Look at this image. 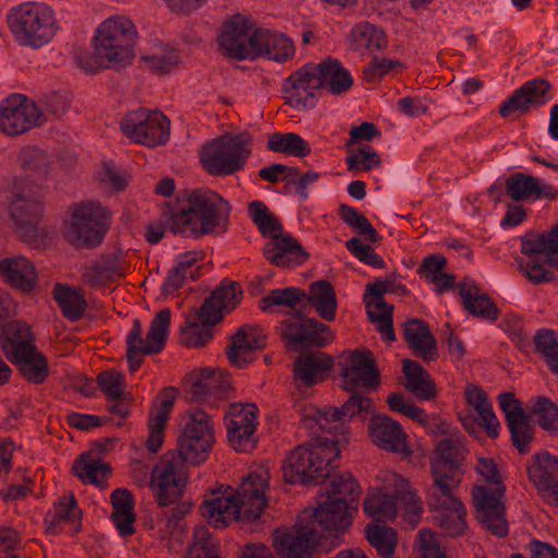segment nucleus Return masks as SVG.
<instances>
[{"label":"nucleus","mask_w":558,"mask_h":558,"mask_svg":"<svg viewBox=\"0 0 558 558\" xmlns=\"http://www.w3.org/2000/svg\"><path fill=\"white\" fill-rule=\"evenodd\" d=\"M110 217V211L99 202L73 204L65 223V238L73 245L97 246L102 242L109 228Z\"/></svg>","instance_id":"6e6552de"},{"label":"nucleus","mask_w":558,"mask_h":558,"mask_svg":"<svg viewBox=\"0 0 558 558\" xmlns=\"http://www.w3.org/2000/svg\"><path fill=\"white\" fill-rule=\"evenodd\" d=\"M438 526L449 536L462 535L466 530L465 508L461 500L440 502L438 507H428Z\"/></svg>","instance_id":"e433bc0d"},{"label":"nucleus","mask_w":558,"mask_h":558,"mask_svg":"<svg viewBox=\"0 0 558 558\" xmlns=\"http://www.w3.org/2000/svg\"><path fill=\"white\" fill-rule=\"evenodd\" d=\"M437 458L430 463H444L447 468H460L464 460L465 449L460 437L444 439L436 447Z\"/></svg>","instance_id":"6e6d98bb"},{"label":"nucleus","mask_w":558,"mask_h":558,"mask_svg":"<svg viewBox=\"0 0 558 558\" xmlns=\"http://www.w3.org/2000/svg\"><path fill=\"white\" fill-rule=\"evenodd\" d=\"M534 343L548 366L554 373L558 374V340L553 330H539L534 337Z\"/></svg>","instance_id":"774afa93"},{"label":"nucleus","mask_w":558,"mask_h":558,"mask_svg":"<svg viewBox=\"0 0 558 558\" xmlns=\"http://www.w3.org/2000/svg\"><path fill=\"white\" fill-rule=\"evenodd\" d=\"M97 384L100 391L111 402L109 411L124 418L130 413L131 397L126 392V384L121 373L107 369L98 374Z\"/></svg>","instance_id":"7c9ffc66"},{"label":"nucleus","mask_w":558,"mask_h":558,"mask_svg":"<svg viewBox=\"0 0 558 558\" xmlns=\"http://www.w3.org/2000/svg\"><path fill=\"white\" fill-rule=\"evenodd\" d=\"M430 472L433 484L427 493V507H438L440 502L460 500L454 490L462 481V469L447 468L444 463H430Z\"/></svg>","instance_id":"a878e982"},{"label":"nucleus","mask_w":558,"mask_h":558,"mask_svg":"<svg viewBox=\"0 0 558 558\" xmlns=\"http://www.w3.org/2000/svg\"><path fill=\"white\" fill-rule=\"evenodd\" d=\"M53 298L59 304L63 316L70 320H77L82 317L86 308V302L78 291L57 284L53 289Z\"/></svg>","instance_id":"603ef678"},{"label":"nucleus","mask_w":558,"mask_h":558,"mask_svg":"<svg viewBox=\"0 0 558 558\" xmlns=\"http://www.w3.org/2000/svg\"><path fill=\"white\" fill-rule=\"evenodd\" d=\"M143 60L150 70L158 74L169 73L181 62L179 52L168 47L160 48L150 54L144 56Z\"/></svg>","instance_id":"e2e57ef3"},{"label":"nucleus","mask_w":558,"mask_h":558,"mask_svg":"<svg viewBox=\"0 0 558 558\" xmlns=\"http://www.w3.org/2000/svg\"><path fill=\"white\" fill-rule=\"evenodd\" d=\"M337 366L341 387L349 392L357 389H376L380 384L379 373L369 350H348L340 354Z\"/></svg>","instance_id":"f8f14e48"},{"label":"nucleus","mask_w":558,"mask_h":558,"mask_svg":"<svg viewBox=\"0 0 558 558\" xmlns=\"http://www.w3.org/2000/svg\"><path fill=\"white\" fill-rule=\"evenodd\" d=\"M292 529L276 530L272 546L277 554L284 558H304L311 555L316 545L320 544L322 535L315 526L304 523Z\"/></svg>","instance_id":"dca6fc26"},{"label":"nucleus","mask_w":558,"mask_h":558,"mask_svg":"<svg viewBox=\"0 0 558 558\" xmlns=\"http://www.w3.org/2000/svg\"><path fill=\"white\" fill-rule=\"evenodd\" d=\"M113 511L111 519L122 536H130L135 532L134 501L128 489H117L111 494Z\"/></svg>","instance_id":"a19ab883"},{"label":"nucleus","mask_w":558,"mask_h":558,"mask_svg":"<svg viewBox=\"0 0 558 558\" xmlns=\"http://www.w3.org/2000/svg\"><path fill=\"white\" fill-rule=\"evenodd\" d=\"M295 47L293 41L284 34L270 31L265 57L276 62H286L294 57Z\"/></svg>","instance_id":"13d9d810"},{"label":"nucleus","mask_w":558,"mask_h":558,"mask_svg":"<svg viewBox=\"0 0 558 558\" xmlns=\"http://www.w3.org/2000/svg\"><path fill=\"white\" fill-rule=\"evenodd\" d=\"M44 122L43 110L25 95H10L0 105V130L7 135H21Z\"/></svg>","instance_id":"4468645a"},{"label":"nucleus","mask_w":558,"mask_h":558,"mask_svg":"<svg viewBox=\"0 0 558 558\" xmlns=\"http://www.w3.org/2000/svg\"><path fill=\"white\" fill-rule=\"evenodd\" d=\"M340 449L337 441L317 437L296 446L283 460L282 474L289 484L317 485L337 468Z\"/></svg>","instance_id":"20e7f679"},{"label":"nucleus","mask_w":558,"mask_h":558,"mask_svg":"<svg viewBox=\"0 0 558 558\" xmlns=\"http://www.w3.org/2000/svg\"><path fill=\"white\" fill-rule=\"evenodd\" d=\"M248 214L253 222L257 226L259 232L268 238L269 241L284 233L279 219L270 213L268 207L259 201H254L248 205Z\"/></svg>","instance_id":"49530a36"},{"label":"nucleus","mask_w":558,"mask_h":558,"mask_svg":"<svg viewBox=\"0 0 558 558\" xmlns=\"http://www.w3.org/2000/svg\"><path fill=\"white\" fill-rule=\"evenodd\" d=\"M365 303L369 319L377 324V329L383 337L392 342L396 339L392 328V306H389L384 298H366Z\"/></svg>","instance_id":"de8ad7c7"},{"label":"nucleus","mask_w":558,"mask_h":558,"mask_svg":"<svg viewBox=\"0 0 558 558\" xmlns=\"http://www.w3.org/2000/svg\"><path fill=\"white\" fill-rule=\"evenodd\" d=\"M529 416H534L537 424L546 432L558 436V405L544 396L531 401Z\"/></svg>","instance_id":"a18cd8bd"},{"label":"nucleus","mask_w":558,"mask_h":558,"mask_svg":"<svg viewBox=\"0 0 558 558\" xmlns=\"http://www.w3.org/2000/svg\"><path fill=\"white\" fill-rule=\"evenodd\" d=\"M265 257L277 267H293L303 264L308 258V253L289 233L276 236L264 246Z\"/></svg>","instance_id":"c756f323"},{"label":"nucleus","mask_w":558,"mask_h":558,"mask_svg":"<svg viewBox=\"0 0 558 558\" xmlns=\"http://www.w3.org/2000/svg\"><path fill=\"white\" fill-rule=\"evenodd\" d=\"M368 543L383 558H390L397 545V534L393 529L378 524H368L365 527Z\"/></svg>","instance_id":"5fc2aeb1"},{"label":"nucleus","mask_w":558,"mask_h":558,"mask_svg":"<svg viewBox=\"0 0 558 558\" xmlns=\"http://www.w3.org/2000/svg\"><path fill=\"white\" fill-rule=\"evenodd\" d=\"M506 194L512 202L519 203L530 198L555 199L558 196V190L550 184H542L536 177L524 172H515L508 177L505 182Z\"/></svg>","instance_id":"bb28decb"},{"label":"nucleus","mask_w":558,"mask_h":558,"mask_svg":"<svg viewBox=\"0 0 558 558\" xmlns=\"http://www.w3.org/2000/svg\"><path fill=\"white\" fill-rule=\"evenodd\" d=\"M339 216L348 226L355 229L357 233L366 240L373 243H376L379 240L377 231L371 225L368 219L353 207L341 205L339 207Z\"/></svg>","instance_id":"bf43d9fd"},{"label":"nucleus","mask_w":558,"mask_h":558,"mask_svg":"<svg viewBox=\"0 0 558 558\" xmlns=\"http://www.w3.org/2000/svg\"><path fill=\"white\" fill-rule=\"evenodd\" d=\"M305 299V293L296 288L276 289L260 300V310L269 311L272 306L295 307Z\"/></svg>","instance_id":"69168bd1"},{"label":"nucleus","mask_w":558,"mask_h":558,"mask_svg":"<svg viewBox=\"0 0 558 558\" xmlns=\"http://www.w3.org/2000/svg\"><path fill=\"white\" fill-rule=\"evenodd\" d=\"M137 39V27L128 15H111L98 25L93 56L81 58L80 68L85 73H95L100 69L125 66L135 57Z\"/></svg>","instance_id":"7ed1b4c3"},{"label":"nucleus","mask_w":558,"mask_h":558,"mask_svg":"<svg viewBox=\"0 0 558 558\" xmlns=\"http://www.w3.org/2000/svg\"><path fill=\"white\" fill-rule=\"evenodd\" d=\"M307 301L313 305L323 319L327 322L335 319L337 298L330 282L320 280L312 283Z\"/></svg>","instance_id":"37998d69"},{"label":"nucleus","mask_w":558,"mask_h":558,"mask_svg":"<svg viewBox=\"0 0 558 558\" xmlns=\"http://www.w3.org/2000/svg\"><path fill=\"white\" fill-rule=\"evenodd\" d=\"M505 493L506 486L501 482L500 473L490 459V535L498 538H505L509 534Z\"/></svg>","instance_id":"473e14b6"},{"label":"nucleus","mask_w":558,"mask_h":558,"mask_svg":"<svg viewBox=\"0 0 558 558\" xmlns=\"http://www.w3.org/2000/svg\"><path fill=\"white\" fill-rule=\"evenodd\" d=\"M403 373L407 379L405 389L422 400H432L437 390L430 375L417 362L403 360Z\"/></svg>","instance_id":"79ce46f5"},{"label":"nucleus","mask_w":558,"mask_h":558,"mask_svg":"<svg viewBox=\"0 0 558 558\" xmlns=\"http://www.w3.org/2000/svg\"><path fill=\"white\" fill-rule=\"evenodd\" d=\"M171 319L169 308L159 311L150 323L146 337H143V329L140 320L133 322V327L126 337V357L132 373L136 372L142 364V356L158 353L162 350Z\"/></svg>","instance_id":"9b49d317"},{"label":"nucleus","mask_w":558,"mask_h":558,"mask_svg":"<svg viewBox=\"0 0 558 558\" xmlns=\"http://www.w3.org/2000/svg\"><path fill=\"white\" fill-rule=\"evenodd\" d=\"M302 521L315 526L323 537L339 538L352 523L350 507L344 498H329L322 502L314 511L305 510L301 517Z\"/></svg>","instance_id":"2eb2a0df"},{"label":"nucleus","mask_w":558,"mask_h":558,"mask_svg":"<svg viewBox=\"0 0 558 558\" xmlns=\"http://www.w3.org/2000/svg\"><path fill=\"white\" fill-rule=\"evenodd\" d=\"M513 446L520 453H526L534 437V428L530 423L529 414L521 415L507 422Z\"/></svg>","instance_id":"052dcab7"},{"label":"nucleus","mask_w":558,"mask_h":558,"mask_svg":"<svg viewBox=\"0 0 558 558\" xmlns=\"http://www.w3.org/2000/svg\"><path fill=\"white\" fill-rule=\"evenodd\" d=\"M0 276L23 292L32 291L38 281L34 264L22 255L0 259Z\"/></svg>","instance_id":"2f4dec72"},{"label":"nucleus","mask_w":558,"mask_h":558,"mask_svg":"<svg viewBox=\"0 0 558 558\" xmlns=\"http://www.w3.org/2000/svg\"><path fill=\"white\" fill-rule=\"evenodd\" d=\"M184 462L182 457L168 452L151 470L150 487L160 506H169L181 497L187 480Z\"/></svg>","instance_id":"ddd939ff"},{"label":"nucleus","mask_w":558,"mask_h":558,"mask_svg":"<svg viewBox=\"0 0 558 558\" xmlns=\"http://www.w3.org/2000/svg\"><path fill=\"white\" fill-rule=\"evenodd\" d=\"M368 433L373 442L381 449L403 456L411 453L401 425L387 415H374L368 424Z\"/></svg>","instance_id":"393cba45"},{"label":"nucleus","mask_w":558,"mask_h":558,"mask_svg":"<svg viewBox=\"0 0 558 558\" xmlns=\"http://www.w3.org/2000/svg\"><path fill=\"white\" fill-rule=\"evenodd\" d=\"M182 434L214 438V426L209 415L203 410H192L183 417Z\"/></svg>","instance_id":"338daca9"},{"label":"nucleus","mask_w":558,"mask_h":558,"mask_svg":"<svg viewBox=\"0 0 558 558\" xmlns=\"http://www.w3.org/2000/svg\"><path fill=\"white\" fill-rule=\"evenodd\" d=\"M268 478V471L259 469L251 472L236 490L220 485L206 496L201 507L202 515L215 527H223L231 521L259 518L267 506Z\"/></svg>","instance_id":"f257e3e1"},{"label":"nucleus","mask_w":558,"mask_h":558,"mask_svg":"<svg viewBox=\"0 0 558 558\" xmlns=\"http://www.w3.org/2000/svg\"><path fill=\"white\" fill-rule=\"evenodd\" d=\"M252 21L244 15H234L222 26L218 43L225 56L244 60Z\"/></svg>","instance_id":"cd10ccee"},{"label":"nucleus","mask_w":558,"mask_h":558,"mask_svg":"<svg viewBox=\"0 0 558 558\" xmlns=\"http://www.w3.org/2000/svg\"><path fill=\"white\" fill-rule=\"evenodd\" d=\"M72 470L84 484L97 486H101L110 473L108 464L90 453L81 454L74 461Z\"/></svg>","instance_id":"c03bdc74"},{"label":"nucleus","mask_w":558,"mask_h":558,"mask_svg":"<svg viewBox=\"0 0 558 558\" xmlns=\"http://www.w3.org/2000/svg\"><path fill=\"white\" fill-rule=\"evenodd\" d=\"M242 294V289L238 283L222 282L196 311V316L205 324H217L223 315L239 305Z\"/></svg>","instance_id":"b1692460"},{"label":"nucleus","mask_w":558,"mask_h":558,"mask_svg":"<svg viewBox=\"0 0 558 558\" xmlns=\"http://www.w3.org/2000/svg\"><path fill=\"white\" fill-rule=\"evenodd\" d=\"M10 215L17 225H29L38 220L44 213L43 196L38 189L25 185L22 179L13 180Z\"/></svg>","instance_id":"4be33fe9"},{"label":"nucleus","mask_w":558,"mask_h":558,"mask_svg":"<svg viewBox=\"0 0 558 558\" xmlns=\"http://www.w3.org/2000/svg\"><path fill=\"white\" fill-rule=\"evenodd\" d=\"M332 364V357L324 352L302 353L294 362L293 368L296 387L310 388L324 380Z\"/></svg>","instance_id":"c85d7f7f"},{"label":"nucleus","mask_w":558,"mask_h":558,"mask_svg":"<svg viewBox=\"0 0 558 558\" xmlns=\"http://www.w3.org/2000/svg\"><path fill=\"white\" fill-rule=\"evenodd\" d=\"M251 146L252 138L245 133L225 134L203 146L202 165L213 175L232 174L243 168Z\"/></svg>","instance_id":"1a4fd4ad"},{"label":"nucleus","mask_w":558,"mask_h":558,"mask_svg":"<svg viewBox=\"0 0 558 558\" xmlns=\"http://www.w3.org/2000/svg\"><path fill=\"white\" fill-rule=\"evenodd\" d=\"M319 88L340 95L349 90L353 84L351 74L342 68L338 60L328 58L319 64H315Z\"/></svg>","instance_id":"c9c22d12"},{"label":"nucleus","mask_w":558,"mask_h":558,"mask_svg":"<svg viewBox=\"0 0 558 558\" xmlns=\"http://www.w3.org/2000/svg\"><path fill=\"white\" fill-rule=\"evenodd\" d=\"M468 409L460 415L463 427L481 441L488 435V399L487 393L474 384L464 388Z\"/></svg>","instance_id":"412c9836"},{"label":"nucleus","mask_w":558,"mask_h":558,"mask_svg":"<svg viewBox=\"0 0 558 558\" xmlns=\"http://www.w3.org/2000/svg\"><path fill=\"white\" fill-rule=\"evenodd\" d=\"M551 85L545 78H535L525 82L500 105L498 113L501 118H512L527 113L532 108L546 104Z\"/></svg>","instance_id":"6ab92c4d"},{"label":"nucleus","mask_w":558,"mask_h":558,"mask_svg":"<svg viewBox=\"0 0 558 558\" xmlns=\"http://www.w3.org/2000/svg\"><path fill=\"white\" fill-rule=\"evenodd\" d=\"M46 532L58 534L65 526H70L73 532L81 527V510L77 508L73 494L61 497L45 518Z\"/></svg>","instance_id":"72a5a7b5"},{"label":"nucleus","mask_w":558,"mask_h":558,"mask_svg":"<svg viewBox=\"0 0 558 558\" xmlns=\"http://www.w3.org/2000/svg\"><path fill=\"white\" fill-rule=\"evenodd\" d=\"M229 213L230 207L222 198L194 191L179 208L165 213L160 225H149L146 239L151 244L158 243L163 236L165 226L173 233L195 238L223 230Z\"/></svg>","instance_id":"f03ea898"},{"label":"nucleus","mask_w":558,"mask_h":558,"mask_svg":"<svg viewBox=\"0 0 558 558\" xmlns=\"http://www.w3.org/2000/svg\"><path fill=\"white\" fill-rule=\"evenodd\" d=\"M120 125L129 140L147 147L165 145L170 137V120L159 110L138 108L129 111Z\"/></svg>","instance_id":"9d476101"},{"label":"nucleus","mask_w":558,"mask_h":558,"mask_svg":"<svg viewBox=\"0 0 558 558\" xmlns=\"http://www.w3.org/2000/svg\"><path fill=\"white\" fill-rule=\"evenodd\" d=\"M229 441L236 451H251L256 439L257 408L253 403H232L225 416Z\"/></svg>","instance_id":"f3484780"},{"label":"nucleus","mask_w":558,"mask_h":558,"mask_svg":"<svg viewBox=\"0 0 558 558\" xmlns=\"http://www.w3.org/2000/svg\"><path fill=\"white\" fill-rule=\"evenodd\" d=\"M527 474L543 499L558 506V458L549 452L535 454Z\"/></svg>","instance_id":"5701e85b"},{"label":"nucleus","mask_w":558,"mask_h":558,"mask_svg":"<svg viewBox=\"0 0 558 558\" xmlns=\"http://www.w3.org/2000/svg\"><path fill=\"white\" fill-rule=\"evenodd\" d=\"M214 444V438L182 434L179 437V453L185 462L199 463L204 461Z\"/></svg>","instance_id":"3c124183"},{"label":"nucleus","mask_w":558,"mask_h":558,"mask_svg":"<svg viewBox=\"0 0 558 558\" xmlns=\"http://www.w3.org/2000/svg\"><path fill=\"white\" fill-rule=\"evenodd\" d=\"M267 147L271 151L305 157L310 155L308 143L295 133H272L268 137Z\"/></svg>","instance_id":"09e8293b"},{"label":"nucleus","mask_w":558,"mask_h":558,"mask_svg":"<svg viewBox=\"0 0 558 558\" xmlns=\"http://www.w3.org/2000/svg\"><path fill=\"white\" fill-rule=\"evenodd\" d=\"M380 488L364 500V511L376 521L396 519L400 502L404 519L412 525L417 524L423 513V502L410 482L396 472L385 470L377 476Z\"/></svg>","instance_id":"39448f33"},{"label":"nucleus","mask_w":558,"mask_h":558,"mask_svg":"<svg viewBox=\"0 0 558 558\" xmlns=\"http://www.w3.org/2000/svg\"><path fill=\"white\" fill-rule=\"evenodd\" d=\"M7 22L14 39L34 49L49 44L60 31L56 10L40 1H28L13 8Z\"/></svg>","instance_id":"423d86ee"},{"label":"nucleus","mask_w":558,"mask_h":558,"mask_svg":"<svg viewBox=\"0 0 558 558\" xmlns=\"http://www.w3.org/2000/svg\"><path fill=\"white\" fill-rule=\"evenodd\" d=\"M34 342V335L26 323L13 320L3 326L0 338L2 352L9 361L19 364L27 380L39 384L47 377L48 367Z\"/></svg>","instance_id":"0eeeda50"},{"label":"nucleus","mask_w":558,"mask_h":558,"mask_svg":"<svg viewBox=\"0 0 558 558\" xmlns=\"http://www.w3.org/2000/svg\"><path fill=\"white\" fill-rule=\"evenodd\" d=\"M447 259L441 254H432L422 260L417 272L427 282L432 283L436 293L442 294L453 288L456 277L451 274L445 272Z\"/></svg>","instance_id":"ea45409f"},{"label":"nucleus","mask_w":558,"mask_h":558,"mask_svg":"<svg viewBox=\"0 0 558 558\" xmlns=\"http://www.w3.org/2000/svg\"><path fill=\"white\" fill-rule=\"evenodd\" d=\"M217 543L206 526L194 530L193 542L189 546L186 558H219L215 555Z\"/></svg>","instance_id":"0e129e2a"},{"label":"nucleus","mask_w":558,"mask_h":558,"mask_svg":"<svg viewBox=\"0 0 558 558\" xmlns=\"http://www.w3.org/2000/svg\"><path fill=\"white\" fill-rule=\"evenodd\" d=\"M404 338L414 353L425 361L436 357V341L423 320H408L404 324Z\"/></svg>","instance_id":"4c0bfd02"},{"label":"nucleus","mask_w":558,"mask_h":558,"mask_svg":"<svg viewBox=\"0 0 558 558\" xmlns=\"http://www.w3.org/2000/svg\"><path fill=\"white\" fill-rule=\"evenodd\" d=\"M231 388L230 375L222 369L204 368L192 384L191 393L197 399L225 395Z\"/></svg>","instance_id":"58836bf2"},{"label":"nucleus","mask_w":558,"mask_h":558,"mask_svg":"<svg viewBox=\"0 0 558 558\" xmlns=\"http://www.w3.org/2000/svg\"><path fill=\"white\" fill-rule=\"evenodd\" d=\"M520 267L527 279L534 283L553 281L556 272H558V258L553 256L527 258L520 263Z\"/></svg>","instance_id":"864d4df0"},{"label":"nucleus","mask_w":558,"mask_h":558,"mask_svg":"<svg viewBox=\"0 0 558 558\" xmlns=\"http://www.w3.org/2000/svg\"><path fill=\"white\" fill-rule=\"evenodd\" d=\"M315 71V64H305L284 80L282 94L287 105L298 110L315 105V94L319 89Z\"/></svg>","instance_id":"aec40b11"},{"label":"nucleus","mask_w":558,"mask_h":558,"mask_svg":"<svg viewBox=\"0 0 558 558\" xmlns=\"http://www.w3.org/2000/svg\"><path fill=\"white\" fill-rule=\"evenodd\" d=\"M521 253L527 258L555 257L558 254V223L548 231H529L521 236Z\"/></svg>","instance_id":"f704fd0d"},{"label":"nucleus","mask_w":558,"mask_h":558,"mask_svg":"<svg viewBox=\"0 0 558 558\" xmlns=\"http://www.w3.org/2000/svg\"><path fill=\"white\" fill-rule=\"evenodd\" d=\"M380 157L369 145L351 150L345 159L348 170L354 174L369 171L380 165Z\"/></svg>","instance_id":"680f3d73"},{"label":"nucleus","mask_w":558,"mask_h":558,"mask_svg":"<svg viewBox=\"0 0 558 558\" xmlns=\"http://www.w3.org/2000/svg\"><path fill=\"white\" fill-rule=\"evenodd\" d=\"M172 407V399H163L159 408L150 415L148 422L149 435L146 441L147 449L150 452H157L163 442V430Z\"/></svg>","instance_id":"8fccbe9b"},{"label":"nucleus","mask_w":558,"mask_h":558,"mask_svg":"<svg viewBox=\"0 0 558 558\" xmlns=\"http://www.w3.org/2000/svg\"><path fill=\"white\" fill-rule=\"evenodd\" d=\"M281 335L295 351L311 344L325 347L333 339L328 326L302 314L286 319L281 324Z\"/></svg>","instance_id":"a211bd4d"},{"label":"nucleus","mask_w":558,"mask_h":558,"mask_svg":"<svg viewBox=\"0 0 558 558\" xmlns=\"http://www.w3.org/2000/svg\"><path fill=\"white\" fill-rule=\"evenodd\" d=\"M19 162L26 173L38 178H45L50 166L48 155L37 147L23 148L19 155Z\"/></svg>","instance_id":"4d7b16f0"}]
</instances>
